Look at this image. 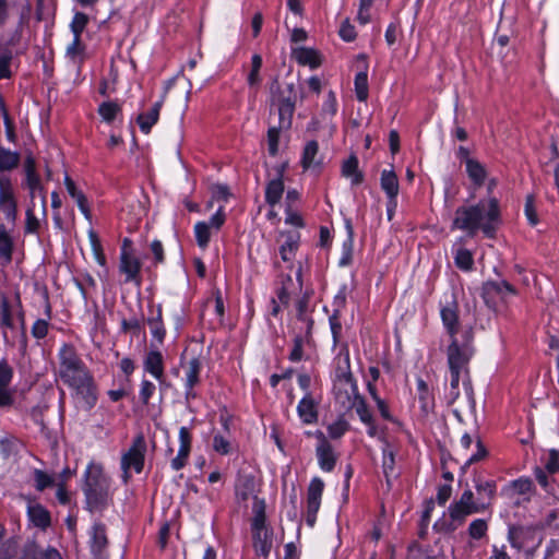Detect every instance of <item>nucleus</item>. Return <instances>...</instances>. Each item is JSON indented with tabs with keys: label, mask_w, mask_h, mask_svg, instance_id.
<instances>
[{
	"label": "nucleus",
	"mask_w": 559,
	"mask_h": 559,
	"mask_svg": "<svg viewBox=\"0 0 559 559\" xmlns=\"http://www.w3.org/2000/svg\"><path fill=\"white\" fill-rule=\"evenodd\" d=\"M296 87L293 82L281 84L275 76L270 84L271 114H277L280 128H290L296 106Z\"/></svg>",
	"instance_id": "20e7f679"
},
{
	"label": "nucleus",
	"mask_w": 559,
	"mask_h": 559,
	"mask_svg": "<svg viewBox=\"0 0 559 559\" xmlns=\"http://www.w3.org/2000/svg\"><path fill=\"white\" fill-rule=\"evenodd\" d=\"M330 329L333 338V348H335L340 344L341 334H342V322L340 319V312L335 310L329 318Z\"/></svg>",
	"instance_id": "3c124183"
},
{
	"label": "nucleus",
	"mask_w": 559,
	"mask_h": 559,
	"mask_svg": "<svg viewBox=\"0 0 559 559\" xmlns=\"http://www.w3.org/2000/svg\"><path fill=\"white\" fill-rule=\"evenodd\" d=\"M88 23V16L85 13L76 12L70 24L73 36H81L82 32Z\"/></svg>",
	"instance_id": "6e6d98bb"
},
{
	"label": "nucleus",
	"mask_w": 559,
	"mask_h": 559,
	"mask_svg": "<svg viewBox=\"0 0 559 559\" xmlns=\"http://www.w3.org/2000/svg\"><path fill=\"white\" fill-rule=\"evenodd\" d=\"M283 236H285V241L280 247V254L284 262H292L299 247L300 237L298 233H287Z\"/></svg>",
	"instance_id": "c85d7f7f"
},
{
	"label": "nucleus",
	"mask_w": 559,
	"mask_h": 559,
	"mask_svg": "<svg viewBox=\"0 0 559 559\" xmlns=\"http://www.w3.org/2000/svg\"><path fill=\"white\" fill-rule=\"evenodd\" d=\"M381 189L385 192L390 203L396 207V198L400 191L399 179L393 170L384 169L380 178Z\"/></svg>",
	"instance_id": "412c9836"
},
{
	"label": "nucleus",
	"mask_w": 559,
	"mask_h": 559,
	"mask_svg": "<svg viewBox=\"0 0 559 559\" xmlns=\"http://www.w3.org/2000/svg\"><path fill=\"white\" fill-rule=\"evenodd\" d=\"M163 106V99L156 102L147 112L140 114L138 116V124L140 127V130L148 134L151 132L152 127L158 121L159 112Z\"/></svg>",
	"instance_id": "393cba45"
},
{
	"label": "nucleus",
	"mask_w": 559,
	"mask_h": 559,
	"mask_svg": "<svg viewBox=\"0 0 559 559\" xmlns=\"http://www.w3.org/2000/svg\"><path fill=\"white\" fill-rule=\"evenodd\" d=\"M284 128H280L278 123L276 126H272L267 131V150L272 156H275L278 152V139L280 131Z\"/></svg>",
	"instance_id": "864d4df0"
},
{
	"label": "nucleus",
	"mask_w": 559,
	"mask_h": 559,
	"mask_svg": "<svg viewBox=\"0 0 559 559\" xmlns=\"http://www.w3.org/2000/svg\"><path fill=\"white\" fill-rule=\"evenodd\" d=\"M15 322H19L23 332L25 331V318L24 311L20 301L16 297L13 302H10L7 298L0 299V325L5 329L13 330Z\"/></svg>",
	"instance_id": "9d476101"
},
{
	"label": "nucleus",
	"mask_w": 559,
	"mask_h": 559,
	"mask_svg": "<svg viewBox=\"0 0 559 559\" xmlns=\"http://www.w3.org/2000/svg\"><path fill=\"white\" fill-rule=\"evenodd\" d=\"M179 442L180 447L176 457H174L170 462V466L175 471H180L187 464L190 450H191V435L187 427H181L179 429Z\"/></svg>",
	"instance_id": "a211bd4d"
},
{
	"label": "nucleus",
	"mask_w": 559,
	"mask_h": 559,
	"mask_svg": "<svg viewBox=\"0 0 559 559\" xmlns=\"http://www.w3.org/2000/svg\"><path fill=\"white\" fill-rule=\"evenodd\" d=\"M307 307H308V301L305 298L300 299L297 302V318H298V320L306 323L307 333H309L312 328L313 321L307 314Z\"/></svg>",
	"instance_id": "052dcab7"
},
{
	"label": "nucleus",
	"mask_w": 559,
	"mask_h": 559,
	"mask_svg": "<svg viewBox=\"0 0 559 559\" xmlns=\"http://www.w3.org/2000/svg\"><path fill=\"white\" fill-rule=\"evenodd\" d=\"M416 385L418 399L421 403V408L427 412L432 406V396L430 394L429 388L421 378L416 380Z\"/></svg>",
	"instance_id": "de8ad7c7"
},
{
	"label": "nucleus",
	"mask_w": 559,
	"mask_h": 559,
	"mask_svg": "<svg viewBox=\"0 0 559 559\" xmlns=\"http://www.w3.org/2000/svg\"><path fill=\"white\" fill-rule=\"evenodd\" d=\"M316 437L319 439V444L316 449L319 466L324 472H331L336 463L333 448L321 431H317Z\"/></svg>",
	"instance_id": "2eb2a0df"
},
{
	"label": "nucleus",
	"mask_w": 559,
	"mask_h": 559,
	"mask_svg": "<svg viewBox=\"0 0 559 559\" xmlns=\"http://www.w3.org/2000/svg\"><path fill=\"white\" fill-rule=\"evenodd\" d=\"M24 179L22 187L26 190H40L45 188L39 174L36 170V162L32 155H27L23 164Z\"/></svg>",
	"instance_id": "aec40b11"
},
{
	"label": "nucleus",
	"mask_w": 559,
	"mask_h": 559,
	"mask_svg": "<svg viewBox=\"0 0 559 559\" xmlns=\"http://www.w3.org/2000/svg\"><path fill=\"white\" fill-rule=\"evenodd\" d=\"M465 165L466 173L469 179L474 182V185L476 187L483 186L487 178V171L485 166L480 164L478 160L471 157H466Z\"/></svg>",
	"instance_id": "c756f323"
},
{
	"label": "nucleus",
	"mask_w": 559,
	"mask_h": 559,
	"mask_svg": "<svg viewBox=\"0 0 559 559\" xmlns=\"http://www.w3.org/2000/svg\"><path fill=\"white\" fill-rule=\"evenodd\" d=\"M108 537L106 526L94 523L90 532V547L94 559H107Z\"/></svg>",
	"instance_id": "f8f14e48"
},
{
	"label": "nucleus",
	"mask_w": 559,
	"mask_h": 559,
	"mask_svg": "<svg viewBox=\"0 0 559 559\" xmlns=\"http://www.w3.org/2000/svg\"><path fill=\"white\" fill-rule=\"evenodd\" d=\"M471 335L465 332L463 338H451L447 348V360L449 370L467 371V365L473 356V348L471 346Z\"/></svg>",
	"instance_id": "423d86ee"
},
{
	"label": "nucleus",
	"mask_w": 559,
	"mask_h": 559,
	"mask_svg": "<svg viewBox=\"0 0 559 559\" xmlns=\"http://www.w3.org/2000/svg\"><path fill=\"white\" fill-rule=\"evenodd\" d=\"M323 489L324 483L321 478L314 477L311 479L307 492V522L310 525L314 523L320 509Z\"/></svg>",
	"instance_id": "ddd939ff"
},
{
	"label": "nucleus",
	"mask_w": 559,
	"mask_h": 559,
	"mask_svg": "<svg viewBox=\"0 0 559 559\" xmlns=\"http://www.w3.org/2000/svg\"><path fill=\"white\" fill-rule=\"evenodd\" d=\"M467 371L461 370H450V393L449 400L451 403L455 402L460 396V381H463V384L466 385Z\"/></svg>",
	"instance_id": "58836bf2"
},
{
	"label": "nucleus",
	"mask_w": 559,
	"mask_h": 559,
	"mask_svg": "<svg viewBox=\"0 0 559 559\" xmlns=\"http://www.w3.org/2000/svg\"><path fill=\"white\" fill-rule=\"evenodd\" d=\"M98 114L103 121L111 123L119 115H121V107L115 102H104L98 107Z\"/></svg>",
	"instance_id": "79ce46f5"
},
{
	"label": "nucleus",
	"mask_w": 559,
	"mask_h": 559,
	"mask_svg": "<svg viewBox=\"0 0 559 559\" xmlns=\"http://www.w3.org/2000/svg\"><path fill=\"white\" fill-rule=\"evenodd\" d=\"M146 323L150 328L151 334L153 336L156 346H159L164 343L166 336V329L163 322V310L162 305H157L156 308L151 307L150 316L146 319Z\"/></svg>",
	"instance_id": "f3484780"
},
{
	"label": "nucleus",
	"mask_w": 559,
	"mask_h": 559,
	"mask_svg": "<svg viewBox=\"0 0 559 559\" xmlns=\"http://www.w3.org/2000/svg\"><path fill=\"white\" fill-rule=\"evenodd\" d=\"M58 374L62 382L74 390L78 404L90 411L97 401L93 377L75 348L63 344L58 353Z\"/></svg>",
	"instance_id": "f257e3e1"
},
{
	"label": "nucleus",
	"mask_w": 559,
	"mask_h": 559,
	"mask_svg": "<svg viewBox=\"0 0 559 559\" xmlns=\"http://www.w3.org/2000/svg\"><path fill=\"white\" fill-rule=\"evenodd\" d=\"M37 207H33V205H27L26 209V222H25V233L26 234H35L38 231L40 226V218L37 216Z\"/></svg>",
	"instance_id": "09e8293b"
},
{
	"label": "nucleus",
	"mask_w": 559,
	"mask_h": 559,
	"mask_svg": "<svg viewBox=\"0 0 559 559\" xmlns=\"http://www.w3.org/2000/svg\"><path fill=\"white\" fill-rule=\"evenodd\" d=\"M487 531H488V524L483 519L474 520L468 526V535L473 539L483 538L486 535Z\"/></svg>",
	"instance_id": "5fc2aeb1"
},
{
	"label": "nucleus",
	"mask_w": 559,
	"mask_h": 559,
	"mask_svg": "<svg viewBox=\"0 0 559 559\" xmlns=\"http://www.w3.org/2000/svg\"><path fill=\"white\" fill-rule=\"evenodd\" d=\"M485 295H499L502 299H506L508 296H513L516 294L515 288L506 281L500 282H487L484 285Z\"/></svg>",
	"instance_id": "72a5a7b5"
},
{
	"label": "nucleus",
	"mask_w": 559,
	"mask_h": 559,
	"mask_svg": "<svg viewBox=\"0 0 559 559\" xmlns=\"http://www.w3.org/2000/svg\"><path fill=\"white\" fill-rule=\"evenodd\" d=\"M155 384L152 383L151 381L148 380H143L142 383H141V389H140V400L142 401L143 404H147L150 399L153 396L154 392H155Z\"/></svg>",
	"instance_id": "774afa93"
},
{
	"label": "nucleus",
	"mask_w": 559,
	"mask_h": 559,
	"mask_svg": "<svg viewBox=\"0 0 559 559\" xmlns=\"http://www.w3.org/2000/svg\"><path fill=\"white\" fill-rule=\"evenodd\" d=\"M394 451L389 443L385 442L383 448V471L385 476H389L394 471Z\"/></svg>",
	"instance_id": "13d9d810"
},
{
	"label": "nucleus",
	"mask_w": 559,
	"mask_h": 559,
	"mask_svg": "<svg viewBox=\"0 0 559 559\" xmlns=\"http://www.w3.org/2000/svg\"><path fill=\"white\" fill-rule=\"evenodd\" d=\"M262 68V57L254 53L251 58V69L247 75V83L251 88H258L262 82L260 71Z\"/></svg>",
	"instance_id": "4c0bfd02"
},
{
	"label": "nucleus",
	"mask_w": 559,
	"mask_h": 559,
	"mask_svg": "<svg viewBox=\"0 0 559 559\" xmlns=\"http://www.w3.org/2000/svg\"><path fill=\"white\" fill-rule=\"evenodd\" d=\"M455 264L463 271H469L473 267V254L467 249H460L455 254Z\"/></svg>",
	"instance_id": "603ef678"
},
{
	"label": "nucleus",
	"mask_w": 559,
	"mask_h": 559,
	"mask_svg": "<svg viewBox=\"0 0 559 559\" xmlns=\"http://www.w3.org/2000/svg\"><path fill=\"white\" fill-rule=\"evenodd\" d=\"M64 186H66V189H67L68 193L70 194V197L76 202V204H78L80 211L82 212V214L84 215V217L88 222H91L92 214H91L87 199L84 195V193L76 188L74 181L68 175L64 177Z\"/></svg>",
	"instance_id": "4be33fe9"
},
{
	"label": "nucleus",
	"mask_w": 559,
	"mask_h": 559,
	"mask_svg": "<svg viewBox=\"0 0 559 559\" xmlns=\"http://www.w3.org/2000/svg\"><path fill=\"white\" fill-rule=\"evenodd\" d=\"M213 449L222 454V455H226L230 452L231 450V444L230 442L225 439L223 436H219V435H216L214 436L213 438Z\"/></svg>",
	"instance_id": "69168bd1"
},
{
	"label": "nucleus",
	"mask_w": 559,
	"mask_h": 559,
	"mask_svg": "<svg viewBox=\"0 0 559 559\" xmlns=\"http://www.w3.org/2000/svg\"><path fill=\"white\" fill-rule=\"evenodd\" d=\"M15 247L14 237L3 223H0V258L10 263Z\"/></svg>",
	"instance_id": "bb28decb"
},
{
	"label": "nucleus",
	"mask_w": 559,
	"mask_h": 559,
	"mask_svg": "<svg viewBox=\"0 0 559 559\" xmlns=\"http://www.w3.org/2000/svg\"><path fill=\"white\" fill-rule=\"evenodd\" d=\"M28 192V204L33 205V207H38L41 217L45 218L47 216V200H46V190L45 188H40V190H27Z\"/></svg>",
	"instance_id": "ea45409f"
},
{
	"label": "nucleus",
	"mask_w": 559,
	"mask_h": 559,
	"mask_svg": "<svg viewBox=\"0 0 559 559\" xmlns=\"http://www.w3.org/2000/svg\"><path fill=\"white\" fill-rule=\"evenodd\" d=\"M255 492V479L250 474H239L235 484V496L239 503H246Z\"/></svg>",
	"instance_id": "6ab92c4d"
},
{
	"label": "nucleus",
	"mask_w": 559,
	"mask_h": 559,
	"mask_svg": "<svg viewBox=\"0 0 559 559\" xmlns=\"http://www.w3.org/2000/svg\"><path fill=\"white\" fill-rule=\"evenodd\" d=\"M346 408H353L356 411L357 415L359 416L360 420L366 424L370 425L372 421V414L369 411L365 399L361 396L356 397L354 402H352L349 405L346 406Z\"/></svg>",
	"instance_id": "37998d69"
},
{
	"label": "nucleus",
	"mask_w": 559,
	"mask_h": 559,
	"mask_svg": "<svg viewBox=\"0 0 559 559\" xmlns=\"http://www.w3.org/2000/svg\"><path fill=\"white\" fill-rule=\"evenodd\" d=\"M533 490V483L528 478H520L509 485L508 491L513 496H528Z\"/></svg>",
	"instance_id": "c03bdc74"
},
{
	"label": "nucleus",
	"mask_w": 559,
	"mask_h": 559,
	"mask_svg": "<svg viewBox=\"0 0 559 559\" xmlns=\"http://www.w3.org/2000/svg\"><path fill=\"white\" fill-rule=\"evenodd\" d=\"M348 429V424L344 419H338L328 427V431L331 438H341Z\"/></svg>",
	"instance_id": "e2e57ef3"
},
{
	"label": "nucleus",
	"mask_w": 559,
	"mask_h": 559,
	"mask_svg": "<svg viewBox=\"0 0 559 559\" xmlns=\"http://www.w3.org/2000/svg\"><path fill=\"white\" fill-rule=\"evenodd\" d=\"M377 0H360L357 20L360 24L365 25L370 22V9Z\"/></svg>",
	"instance_id": "4d7b16f0"
},
{
	"label": "nucleus",
	"mask_w": 559,
	"mask_h": 559,
	"mask_svg": "<svg viewBox=\"0 0 559 559\" xmlns=\"http://www.w3.org/2000/svg\"><path fill=\"white\" fill-rule=\"evenodd\" d=\"M84 476L83 491L86 502L92 511L98 510L107 503L109 480L104 474L102 465L95 463L88 464Z\"/></svg>",
	"instance_id": "39448f33"
},
{
	"label": "nucleus",
	"mask_w": 559,
	"mask_h": 559,
	"mask_svg": "<svg viewBox=\"0 0 559 559\" xmlns=\"http://www.w3.org/2000/svg\"><path fill=\"white\" fill-rule=\"evenodd\" d=\"M144 369L150 372L156 380H160L164 376V360L158 349L147 353L144 359Z\"/></svg>",
	"instance_id": "a878e982"
},
{
	"label": "nucleus",
	"mask_w": 559,
	"mask_h": 559,
	"mask_svg": "<svg viewBox=\"0 0 559 559\" xmlns=\"http://www.w3.org/2000/svg\"><path fill=\"white\" fill-rule=\"evenodd\" d=\"M119 271L126 283L141 284V262L134 253L120 252Z\"/></svg>",
	"instance_id": "4468645a"
},
{
	"label": "nucleus",
	"mask_w": 559,
	"mask_h": 559,
	"mask_svg": "<svg viewBox=\"0 0 559 559\" xmlns=\"http://www.w3.org/2000/svg\"><path fill=\"white\" fill-rule=\"evenodd\" d=\"M368 74L365 71L358 72L355 76V93L359 102H366L368 98Z\"/></svg>",
	"instance_id": "a18cd8bd"
},
{
	"label": "nucleus",
	"mask_w": 559,
	"mask_h": 559,
	"mask_svg": "<svg viewBox=\"0 0 559 559\" xmlns=\"http://www.w3.org/2000/svg\"><path fill=\"white\" fill-rule=\"evenodd\" d=\"M253 513L254 516L251 522V530H264L265 526V503L258 497H254L253 501Z\"/></svg>",
	"instance_id": "a19ab883"
},
{
	"label": "nucleus",
	"mask_w": 559,
	"mask_h": 559,
	"mask_svg": "<svg viewBox=\"0 0 559 559\" xmlns=\"http://www.w3.org/2000/svg\"><path fill=\"white\" fill-rule=\"evenodd\" d=\"M84 52V46L81 43V36H73L72 43L67 47V57L73 62H81Z\"/></svg>",
	"instance_id": "8fccbe9b"
},
{
	"label": "nucleus",
	"mask_w": 559,
	"mask_h": 559,
	"mask_svg": "<svg viewBox=\"0 0 559 559\" xmlns=\"http://www.w3.org/2000/svg\"><path fill=\"white\" fill-rule=\"evenodd\" d=\"M334 394L338 403L344 407L361 396L358 385L350 371L349 349L346 343L341 344L340 352L335 357Z\"/></svg>",
	"instance_id": "7ed1b4c3"
},
{
	"label": "nucleus",
	"mask_w": 559,
	"mask_h": 559,
	"mask_svg": "<svg viewBox=\"0 0 559 559\" xmlns=\"http://www.w3.org/2000/svg\"><path fill=\"white\" fill-rule=\"evenodd\" d=\"M48 330H49L48 321L44 320V319H38L34 322L31 332L35 338L41 340L48 334Z\"/></svg>",
	"instance_id": "0e129e2a"
},
{
	"label": "nucleus",
	"mask_w": 559,
	"mask_h": 559,
	"mask_svg": "<svg viewBox=\"0 0 559 559\" xmlns=\"http://www.w3.org/2000/svg\"><path fill=\"white\" fill-rule=\"evenodd\" d=\"M27 514L31 522L40 528H46L50 525L49 512L39 503L28 501Z\"/></svg>",
	"instance_id": "cd10ccee"
},
{
	"label": "nucleus",
	"mask_w": 559,
	"mask_h": 559,
	"mask_svg": "<svg viewBox=\"0 0 559 559\" xmlns=\"http://www.w3.org/2000/svg\"><path fill=\"white\" fill-rule=\"evenodd\" d=\"M146 452V442L143 435H138L130 449L121 457V468L123 469L124 480L130 477V472L141 473L144 466Z\"/></svg>",
	"instance_id": "6e6552de"
},
{
	"label": "nucleus",
	"mask_w": 559,
	"mask_h": 559,
	"mask_svg": "<svg viewBox=\"0 0 559 559\" xmlns=\"http://www.w3.org/2000/svg\"><path fill=\"white\" fill-rule=\"evenodd\" d=\"M500 223V211L497 199L480 201L475 205H463L455 210L451 229L465 231L474 236L481 230L491 238Z\"/></svg>",
	"instance_id": "f03ea898"
},
{
	"label": "nucleus",
	"mask_w": 559,
	"mask_h": 559,
	"mask_svg": "<svg viewBox=\"0 0 559 559\" xmlns=\"http://www.w3.org/2000/svg\"><path fill=\"white\" fill-rule=\"evenodd\" d=\"M181 367L185 372V385L187 396H194L193 388L200 382L202 362L199 356L190 355L186 350L182 355Z\"/></svg>",
	"instance_id": "9b49d317"
},
{
	"label": "nucleus",
	"mask_w": 559,
	"mask_h": 559,
	"mask_svg": "<svg viewBox=\"0 0 559 559\" xmlns=\"http://www.w3.org/2000/svg\"><path fill=\"white\" fill-rule=\"evenodd\" d=\"M252 538L255 552L267 556L272 547L269 530H252Z\"/></svg>",
	"instance_id": "2f4dec72"
},
{
	"label": "nucleus",
	"mask_w": 559,
	"mask_h": 559,
	"mask_svg": "<svg viewBox=\"0 0 559 559\" xmlns=\"http://www.w3.org/2000/svg\"><path fill=\"white\" fill-rule=\"evenodd\" d=\"M20 154L0 146V173L11 171L19 166ZM0 178H8L0 174Z\"/></svg>",
	"instance_id": "f704fd0d"
},
{
	"label": "nucleus",
	"mask_w": 559,
	"mask_h": 559,
	"mask_svg": "<svg viewBox=\"0 0 559 559\" xmlns=\"http://www.w3.org/2000/svg\"><path fill=\"white\" fill-rule=\"evenodd\" d=\"M485 507V503H477L474 500V493L471 489L465 490L460 499L449 507V514L452 520L449 524V531H455L466 516L481 511Z\"/></svg>",
	"instance_id": "0eeeda50"
},
{
	"label": "nucleus",
	"mask_w": 559,
	"mask_h": 559,
	"mask_svg": "<svg viewBox=\"0 0 559 559\" xmlns=\"http://www.w3.org/2000/svg\"><path fill=\"white\" fill-rule=\"evenodd\" d=\"M319 152V145L317 141H310L306 144L302 153L301 165L304 169L318 168L320 162L316 159Z\"/></svg>",
	"instance_id": "c9c22d12"
},
{
	"label": "nucleus",
	"mask_w": 559,
	"mask_h": 559,
	"mask_svg": "<svg viewBox=\"0 0 559 559\" xmlns=\"http://www.w3.org/2000/svg\"><path fill=\"white\" fill-rule=\"evenodd\" d=\"M21 559H45L44 551L35 543L29 542L24 546Z\"/></svg>",
	"instance_id": "bf43d9fd"
},
{
	"label": "nucleus",
	"mask_w": 559,
	"mask_h": 559,
	"mask_svg": "<svg viewBox=\"0 0 559 559\" xmlns=\"http://www.w3.org/2000/svg\"><path fill=\"white\" fill-rule=\"evenodd\" d=\"M35 486L37 490L43 491L45 488L51 486L53 484V479L51 476L46 474L40 469H35L34 472Z\"/></svg>",
	"instance_id": "680f3d73"
},
{
	"label": "nucleus",
	"mask_w": 559,
	"mask_h": 559,
	"mask_svg": "<svg viewBox=\"0 0 559 559\" xmlns=\"http://www.w3.org/2000/svg\"><path fill=\"white\" fill-rule=\"evenodd\" d=\"M441 318H442L443 325L450 335V338L457 337L459 316H457L456 304L451 302V304L442 307Z\"/></svg>",
	"instance_id": "5701e85b"
},
{
	"label": "nucleus",
	"mask_w": 559,
	"mask_h": 559,
	"mask_svg": "<svg viewBox=\"0 0 559 559\" xmlns=\"http://www.w3.org/2000/svg\"><path fill=\"white\" fill-rule=\"evenodd\" d=\"M296 283L293 282L290 276H287V282L283 283V287L278 294V298L283 304L288 302V297L292 293H295L297 290H301L302 288V276H301V264L298 263L296 270Z\"/></svg>",
	"instance_id": "7c9ffc66"
},
{
	"label": "nucleus",
	"mask_w": 559,
	"mask_h": 559,
	"mask_svg": "<svg viewBox=\"0 0 559 559\" xmlns=\"http://www.w3.org/2000/svg\"><path fill=\"white\" fill-rule=\"evenodd\" d=\"M284 193V181L282 176L272 179L267 182L265 188V201L271 206L277 204Z\"/></svg>",
	"instance_id": "473e14b6"
},
{
	"label": "nucleus",
	"mask_w": 559,
	"mask_h": 559,
	"mask_svg": "<svg viewBox=\"0 0 559 559\" xmlns=\"http://www.w3.org/2000/svg\"><path fill=\"white\" fill-rule=\"evenodd\" d=\"M342 174L353 185H359L362 181V175L358 171V159L356 156H350L343 163Z\"/></svg>",
	"instance_id": "e433bc0d"
},
{
	"label": "nucleus",
	"mask_w": 559,
	"mask_h": 559,
	"mask_svg": "<svg viewBox=\"0 0 559 559\" xmlns=\"http://www.w3.org/2000/svg\"><path fill=\"white\" fill-rule=\"evenodd\" d=\"M292 57L301 66H309L314 69L321 64L317 50L308 47H296L292 50Z\"/></svg>",
	"instance_id": "b1692460"
},
{
	"label": "nucleus",
	"mask_w": 559,
	"mask_h": 559,
	"mask_svg": "<svg viewBox=\"0 0 559 559\" xmlns=\"http://www.w3.org/2000/svg\"><path fill=\"white\" fill-rule=\"evenodd\" d=\"M197 243L201 248H206L211 238V227L206 222H198L194 226Z\"/></svg>",
	"instance_id": "49530a36"
},
{
	"label": "nucleus",
	"mask_w": 559,
	"mask_h": 559,
	"mask_svg": "<svg viewBox=\"0 0 559 559\" xmlns=\"http://www.w3.org/2000/svg\"><path fill=\"white\" fill-rule=\"evenodd\" d=\"M0 213L9 223L15 224L19 215V200L11 178H0Z\"/></svg>",
	"instance_id": "1a4fd4ad"
},
{
	"label": "nucleus",
	"mask_w": 559,
	"mask_h": 559,
	"mask_svg": "<svg viewBox=\"0 0 559 559\" xmlns=\"http://www.w3.org/2000/svg\"><path fill=\"white\" fill-rule=\"evenodd\" d=\"M319 401L311 392H307L297 405V414L305 425H312L318 421Z\"/></svg>",
	"instance_id": "dca6fc26"
},
{
	"label": "nucleus",
	"mask_w": 559,
	"mask_h": 559,
	"mask_svg": "<svg viewBox=\"0 0 559 559\" xmlns=\"http://www.w3.org/2000/svg\"><path fill=\"white\" fill-rule=\"evenodd\" d=\"M12 55L10 51H3L0 55V79H9L11 76L10 62Z\"/></svg>",
	"instance_id": "338daca9"
}]
</instances>
